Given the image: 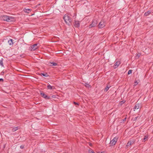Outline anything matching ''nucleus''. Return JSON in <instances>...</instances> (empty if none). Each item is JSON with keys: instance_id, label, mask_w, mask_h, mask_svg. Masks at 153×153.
<instances>
[{"instance_id": "f257e3e1", "label": "nucleus", "mask_w": 153, "mask_h": 153, "mask_svg": "<svg viewBox=\"0 0 153 153\" xmlns=\"http://www.w3.org/2000/svg\"><path fill=\"white\" fill-rule=\"evenodd\" d=\"M1 19L6 21L7 22H11L15 21V19L13 17L11 16L4 15L0 17Z\"/></svg>"}, {"instance_id": "f03ea898", "label": "nucleus", "mask_w": 153, "mask_h": 153, "mask_svg": "<svg viewBox=\"0 0 153 153\" xmlns=\"http://www.w3.org/2000/svg\"><path fill=\"white\" fill-rule=\"evenodd\" d=\"M63 19L65 22L67 24L69 25H71L72 20L68 15H65L64 16Z\"/></svg>"}, {"instance_id": "7ed1b4c3", "label": "nucleus", "mask_w": 153, "mask_h": 153, "mask_svg": "<svg viewBox=\"0 0 153 153\" xmlns=\"http://www.w3.org/2000/svg\"><path fill=\"white\" fill-rule=\"evenodd\" d=\"M97 21L95 20H93L92 23L89 26V28H91L92 27H94L97 26Z\"/></svg>"}, {"instance_id": "20e7f679", "label": "nucleus", "mask_w": 153, "mask_h": 153, "mask_svg": "<svg viewBox=\"0 0 153 153\" xmlns=\"http://www.w3.org/2000/svg\"><path fill=\"white\" fill-rule=\"evenodd\" d=\"M118 138L117 137H114L110 142V144L112 145H114L117 141Z\"/></svg>"}, {"instance_id": "39448f33", "label": "nucleus", "mask_w": 153, "mask_h": 153, "mask_svg": "<svg viewBox=\"0 0 153 153\" xmlns=\"http://www.w3.org/2000/svg\"><path fill=\"white\" fill-rule=\"evenodd\" d=\"M105 23L103 21H101L98 25V27L99 28H102L105 26Z\"/></svg>"}, {"instance_id": "423d86ee", "label": "nucleus", "mask_w": 153, "mask_h": 153, "mask_svg": "<svg viewBox=\"0 0 153 153\" xmlns=\"http://www.w3.org/2000/svg\"><path fill=\"white\" fill-rule=\"evenodd\" d=\"M74 25L76 27H79L80 26V22L79 21L75 20L74 22Z\"/></svg>"}, {"instance_id": "0eeeda50", "label": "nucleus", "mask_w": 153, "mask_h": 153, "mask_svg": "<svg viewBox=\"0 0 153 153\" xmlns=\"http://www.w3.org/2000/svg\"><path fill=\"white\" fill-rule=\"evenodd\" d=\"M141 105L140 104H136L134 108V111H135L136 110L139 109Z\"/></svg>"}, {"instance_id": "6e6552de", "label": "nucleus", "mask_w": 153, "mask_h": 153, "mask_svg": "<svg viewBox=\"0 0 153 153\" xmlns=\"http://www.w3.org/2000/svg\"><path fill=\"white\" fill-rule=\"evenodd\" d=\"M37 44H35L31 46V51H34L36 50L38 48L37 47Z\"/></svg>"}, {"instance_id": "1a4fd4ad", "label": "nucleus", "mask_w": 153, "mask_h": 153, "mask_svg": "<svg viewBox=\"0 0 153 153\" xmlns=\"http://www.w3.org/2000/svg\"><path fill=\"white\" fill-rule=\"evenodd\" d=\"M41 95L44 98L46 99H49L50 98L49 97H48L47 96V95H46L45 94L43 93H41Z\"/></svg>"}, {"instance_id": "9d476101", "label": "nucleus", "mask_w": 153, "mask_h": 153, "mask_svg": "<svg viewBox=\"0 0 153 153\" xmlns=\"http://www.w3.org/2000/svg\"><path fill=\"white\" fill-rule=\"evenodd\" d=\"M120 64V62H117L114 64V68H116L118 67Z\"/></svg>"}, {"instance_id": "9b49d317", "label": "nucleus", "mask_w": 153, "mask_h": 153, "mask_svg": "<svg viewBox=\"0 0 153 153\" xmlns=\"http://www.w3.org/2000/svg\"><path fill=\"white\" fill-rule=\"evenodd\" d=\"M133 143L134 142H133V141H129L127 143V144L126 146L127 147L130 146L131 145H132Z\"/></svg>"}, {"instance_id": "f8f14e48", "label": "nucleus", "mask_w": 153, "mask_h": 153, "mask_svg": "<svg viewBox=\"0 0 153 153\" xmlns=\"http://www.w3.org/2000/svg\"><path fill=\"white\" fill-rule=\"evenodd\" d=\"M8 42L10 45H11L13 44V40L12 39L9 40Z\"/></svg>"}, {"instance_id": "ddd939ff", "label": "nucleus", "mask_w": 153, "mask_h": 153, "mask_svg": "<svg viewBox=\"0 0 153 153\" xmlns=\"http://www.w3.org/2000/svg\"><path fill=\"white\" fill-rule=\"evenodd\" d=\"M47 87L49 89H53L54 88L53 87L51 86L50 84H48Z\"/></svg>"}, {"instance_id": "4468645a", "label": "nucleus", "mask_w": 153, "mask_h": 153, "mask_svg": "<svg viewBox=\"0 0 153 153\" xmlns=\"http://www.w3.org/2000/svg\"><path fill=\"white\" fill-rule=\"evenodd\" d=\"M150 13L151 12L150 11H148L145 13L144 15L146 16H149Z\"/></svg>"}, {"instance_id": "2eb2a0df", "label": "nucleus", "mask_w": 153, "mask_h": 153, "mask_svg": "<svg viewBox=\"0 0 153 153\" xmlns=\"http://www.w3.org/2000/svg\"><path fill=\"white\" fill-rule=\"evenodd\" d=\"M110 87V86H107L105 88L104 91H107Z\"/></svg>"}, {"instance_id": "dca6fc26", "label": "nucleus", "mask_w": 153, "mask_h": 153, "mask_svg": "<svg viewBox=\"0 0 153 153\" xmlns=\"http://www.w3.org/2000/svg\"><path fill=\"white\" fill-rule=\"evenodd\" d=\"M18 129V127H14L12 129V131H16Z\"/></svg>"}, {"instance_id": "f3484780", "label": "nucleus", "mask_w": 153, "mask_h": 153, "mask_svg": "<svg viewBox=\"0 0 153 153\" xmlns=\"http://www.w3.org/2000/svg\"><path fill=\"white\" fill-rule=\"evenodd\" d=\"M0 65H1L2 67H4L3 61L2 59L0 60Z\"/></svg>"}, {"instance_id": "a211bd4d", "label": "nucleus", "mask_w": 153, "mask_h": 153, "mask_svg": "<svg viewBox=\"0 0 153 153\" xmlns=\"http://www.w3.org/2000/svg\"><path fill=\"white\" fill-rule=\"evenodd\" d=\"M148 137L146 136H145L143 139V141L145 142L147 140Z\"/></svg>"}, {"instance_id": "6ab92c4d", "label": "nucleus", "mask_w": 153, "mask_h": 153, "mask_svg": "<svg viewBox=\"0 0 153 153\" xmlns=\"http://www.w3.org/2000/svg\"><path fill=\"white\" fill-rule=\"evenodd\" d=\"M41 75H42L43 76H44L47 77L48 76V74L47 73L43 74L41 73Z\"/></svg>"}, {"instance_id": "aec40b11", "label": "nucleus", "mask_w": 153, "mask_h": 153, "mask_svg": "<svg viewBox=\"0 0 153 153\" xmlns=\"http://www.w3.org/2000/svg\"><path fill=\"white\" fill-rule=\"evenodd\" d=\"M85 86L88 88H89L90 87V85L86 83H85Z\"/></svg>"}, {"instance_id": "412c9836", "label": "nucleus", "mask_w": 153, "mask_h": 153, "mask_svg": "<svg viewBox=\"0 0 153 153\" xmlns=\"http://www.w3.org/2000/svg\"><path fill=\"white\" fill-rule=\"evenodd\" d=\"M25 11L26 13H29L30 11V9H26Z\"/></svg>"}, {"instance_id": "4be33fe9", "label": "nucleus", "mask_w": 153, "mask_h": 153, "mask_svg": "<svg viewBox=\"0 0 153 153\" xmlns=\"http://www.w3.org/2000/svg\"><path fill=\"white\" fill-rule=\"evenodd\" d=\"M51 64L52 65V66H56L57 65V64L55 62H51Z\"/></svg>"}, {"instance_id": "5701e85b", "label": "nucleus", "mask_w": 153, "mask_h": 153, "mask_svg": "<svg viewBox=\"0 0 153 153\" xmlns=\"http://www.w3.org/2000/svg\"><path fill=\"white\" fill-rule=\"evenodd\" d=\"M132 73V71L131 70H129L128 72V74H129Z\"/></svg>"}, {"instance_id": "b1692460", "label": "nucleus", "mask_w": 153, "mask_h": 153, "mask_svg": "<svg viewBox=\"0 0 153 153\" xmlns=\"http://www.w3.org/2000/svg\"><path fill=\"white\" fill-rule=\"evenodd\" d=\"M88 152H89V153H95L93 151H92V150L91 151L90 150H88Z\"/></svg>"}, {"instance_id": "393cba45", "label": "nucleus", "mask_w": 153, "mask_h": 153, "mask_svg": "<svg viewBox=\"0 0 153 153\" xmlns=\"http://www.w3.org/2000/svg\"><path fill=\"white\" fill-rule=\"evenodd\" d=\"M20 148L21 149H23L24 148V146L23 145H21L20 146Z\"/></svg>"}, {"instance_id": "a878e982", "label": "nucleus", "mask_w": 153, "mask_h": 153, "mask_svg": "<svg viewBox=\"0 0 153 153\" xmlns=\"http://www.w3.org/2000/svg\"><path fill=\"white\" fill-rule=\"evenodd\" d=\"M138 117H135L134 118V120H137V118H138Z\"/></svg>"}, {"instance_id": "bb28decb", "label": "nucleus", "mask_w": 153, "mask_h": 153, "mask_svg": "<svg viewBox=\"0 0 153 153\" xmlns=\"http://www.w3.org/2000/svg\"><path fill=\"white\" fill-rule=\"evenodd\" d=\"M74 103L75 105H78L77 103L76 102H74Z\"/></svg>"}, {"instance_id": "cd10ccee", "label": "nucleus", "mask_w": 153, "mask_h": 153, "mask_svg": "<svg viewBox=\"0 0 153 153\" xmlns=\"http://www.w3.org/2000/svg\"><path fill=\"white\" fill-rule=\"evenodd\" d=\"M135 85H136L138 84V83L137 82V81L135 82Z\"/></svg>"}, {"instance_id": "c85d7f7f", "label": "nucleus", "mask_w": 153, "mask_h": 153, "mask_svg": "<svg viewBox=\"0 0 153 153\" xmlns=\"http://www.w3.org/2000/svg\"><path fill=\"white\" fill-rule=\"evenodd\" d=\"M126 118H125V119H123V121H125L126 120Z\"/></svg>"}, {"instance_id": "c756f323", "label": "nucleus", "mask_w": 153, "mask_h": 153, "mask_svg": "<svg viewBox=\"0 0 153 153\" xmlns=\"http://www.w3.org/2000/svg\"><path fill=\"white\" fill-rule=\"evenodd\" d=\"M52 97L53 98H55V95H53L52 96Z\"/></svg>"}, {"instance_id": "7c9ffc66", "label": "nucleus", "mask_w": 153, "mask_h": 153, "mask_svg": "<svg viewBox=\"0 0 153 153\" xmlns=\"http://www.w3.org/2000/svg\"><path fill=\"white\" fill-rule=\"evenodd\" d=\"M1 80H2V81H3V79H1V78L0 79V81Z\"/></svg>"}, {"instance_id": "2f4dec72", "label": "nucleus", "mask_w": 153, "mask_h": 153, "mask_svg": "<svg viewBox=\"0 0 153 153\" xmlns=\"http://www.w3.org/2000/svg\"><path fill=\"white\" fill-rule=\"evenodd\" d=\"M137 55L138 56V57H139L140 56V55H139V54H137Z\"/></svg>"}]
</instances>
